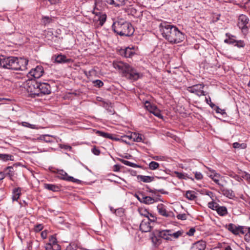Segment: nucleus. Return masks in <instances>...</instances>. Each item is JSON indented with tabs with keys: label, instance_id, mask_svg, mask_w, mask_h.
Here are the masks:
<instances>
[{
	"label": "nucleus",
	"instance_id": "603ef678",
	"mask_svg": "<svg viewBox=\"0 0 250 250\" xmlns=\"http://www.w3.org/2000/svg\"><path fill=\"white\" fill-rule=\"evenodd\" d=\"M236 44L235 45L237 46L238 47H243L245 45V43L243 41L240 40V41H236Z\"/></svg>",
	"mask_w": 250,
	"mask_h": 250
},
{
	"label": "nucleus",
	"instance_id": "8fccbe9b",
	"mask_svg": "<svg viewBox=\"0 0 250 250\" xmlns=\"http://www.w3.org/2000/svg\"><path fill=\"white\" fill-rule=\"evenodd\" d=\"M203 177L202 174L200 172H195V178L198 180H201Z\"/></svg>",
	"mask_w": 250,
	"mask_h": 250
},
{
	"label": "nucleus",
	"instance_id": "412c9836",
	"mask_svg": "<svg viewBox=\"0 0 250 250\" xmlns=\"http://www.w3.org/2000/svg\"><path fill=\"white\" fill-rule=\"evenodd\" d=\"M106 15L105 14H102L99 15H97L95 17V20L99 22V24L100 26H103L106 21Z\"/></svg>",
	"mask_w": 250,
	"mask_h": 250
},
{
	"label": "nucleus",
	"instance_id": "2eb2a0df",
	"mask_svg": "<svg viewBox=\"0 0 250 250\" xmlns=\"http://www.w3.org/2000/svg\"><path fill=\"white\" fill-rule=\"evenodd\" d=\"M105 1L107 3L115 6H120L126 4L128 0H105Z\"/></svg>",
	"mask_w": 250,
	"mask_h": 250
},
{
	"label": "nucleus",
	"instance_id": "37998d69",
	"mask_svg": "<svg viewBox=\"0 0 250 250\" xmlns=\"http://www.w3.org/2000/svg\"><path fill=\"white\" fill-rule=\"evenodd\" d=\"M22 125L23 126L27 127L32 129L37 128L36 125H35L30 124L27 122H23L22 123Z\"/></svg>",
	"mask_w": 250,
	"mask_h": 250
},
{
	"label": "nucleus",
	"instance_id": "9b49d317",
	"mask_svg": "<svg viewBox=\"0 0 250 250\" xmlns=\"http://www.w3.org/2000/svg\"><path fill=\"white\" fill-rule=\"evenodd\" d=\"M57 174H58V176L62 179H63V180H66L67 181H71L73 183H77V184H80L81 183V180L77 179H75L72 176H68L67 173L63 170H58L57 172Z\"/></svg>",
	"mask_w": 250,
	"mask_h": 250
},
{
	"label": "nucleus",
	"instance_id": "09e8293b",
	"mask_svg": "<svg viewBox=\"0 0 250 250\" xmlns=\"http://www.w3.org/2000/svg\"><path fill=\"white\" fill-rule=\"evenodd\" d=\"M177 218L179 220H185L187 218V216L185 213H180L177 215Z\"/></svg>",
	"mask_w": 250,
	"mask_h": 250
},
{
	"label": "nucleus",
	"instance_id": "69168bd1",
	"mask_svg": "<svg viewBox=\"0 0 250 250\" xmlns=\"http://www.w3.org/2000/svg\"><path fill=\"white\" fill-rule=\"evenodd\" d=\"M62 148H63L67 150H70L72 148L71 146L69 145H63V146L62 147Z\"/></svg>",
	"mask_w": 250,
	"mask_h": 250
},
{
	"label": "nucleus",
	"instance_id": "680f3d73",
	"mask_svg": "<svg viewBox=\"0 0 250 250\" xmlns=\"http://www.w3.org/2000/svg\"><path fill=\"white\" fill-rule=\"evenodd\" d=\"M120 169V166L118 165H115L114 166L113 170L115 171H119Z\"/></svg>",
	"mask_w": 250,
	"mask_h": 250
},
{
	"label": "nucleus",
	"instance_id": "7c9ffc66",
	"mask_svg": "<svg viewBox=\"0 0 250 250\" xmlns=\"http://www.w3.org/2000/svg\"><path fill=\"white\" fill-rule=\"evenodd\" d=\"M144 105L146 108L151 113L157 107L155 105L152 104L148 101L145 102Z\"/></svg>",
	"mask_w": 250,
	"mask_h": 250
},
{
	"label": "nucleus",
	"instance_id": "72a5a7b5",
	"mask_svg": "<svg viewBox=\"0 0 250 250\" xmlns=\"http://www.w3.org/2000/svg\"><path fill=\"white\" fill-rule=\"evenodd\" d=\"M183 233L184 231L182 230H180L176 232H173V231L171 230V232L170 233V237H173L174 238L177 239L180 236H182Z\"/></svg>",
	"mask_w": 250,
	"mask_h": 250
},
{
	"label": "nucleus",
	"instance_id": "a19ab883",
	"mask_svg": "<svg viewBox=\"0 0 250 250\" xmlns=\"http://www.w3.org/2000/svg\"><path fill=\"white\" fill-rule=\"evenodd\" d=\"M96 134L105 138H107V137H109V133L104 132L103 131L98 130L96 131Z\"/></svg>",
	"mask_w": 250,
	"mask_h": 250
},
{
	"label": "nucleus",
	"instance_id": "49530a36",
	"mask_svg": "<svg viewBox=\"0 0 250 250\" xmlns=\"http://www.w3.org/2000/svg\"><path fill=\"white\" fill-rule=\"evenodd\" d=\"M93 83H94L95 86L98 87H101L104 85L103 82L100 80H96L93 81Z\"/></svg>",
	"mask_w": 250,
	"mask_h": 250
},
{
	"label": "nucleus",
	"instance_id": "473e14b6",
	"mask_svg": "<svg viewBox=\"0 0 250 250\" xmlns=\"http://www.w3.org/2000/svg\"><path fill=\"white\" fill-rule=\"evenodd\" d=\"M0 159L4 161L14 160L13 156L7 154H0Z\"/></svg>",
	"mask_w": 250,
	"mask_h": 250
},
{
	"label": "nucleus",
	"instance_id": "6e6552de",
	"mask_svg": "<svg viewBox=\"0 0 250 250\" xmlns=\"http://www.w3.org/2000/svg\"><path fill=\"white\" fill-rule=\"evenodd\" d=\"M44 73L43 67L37 66L36 68L31 69L28 74L29 78L39 79L41 78Z\"/></svg>",
	"mask_w": 250,
	"mask_h": 250
},
{
	"label": "nucleus",
	"instance_id": "338daca9",
	"mask_svg": "<svg viewBox=\"0 0 250 250\" xmlns=\"http://www.w3.org/2000/svg\"><path fill=\"white\" fill-rule=\"evenodd\" d=\"M225 42L227 43H229V44L233 43V42H231L230 41V38L229 39H226L225 40Z\"/></svg>",
	"mask_w": 250,
	"mask_h": 250
},
{
	"label": "nucleus",
	"instance_id": "79ce46f5",
	"mask_svg": "<svg viewBox=\"0 0 250 250\" xmlns=\"http://www.w3.org/2000/svg\"><path fill=\"white\" fill-rule=\"evenodd\" d=\"M229 176L238 182H241V181H242V179L241 177H240L239 175L235 174L234 173H230L229 174Z\"/></svg>",
	"mask_w": 250,
	"mask_h": 250
},
{
	"label": "nucleus",
	"instance_id": "e2e57ef3",
	"mask_svg": "<svg viewBox=\"0 0 250 250\" xmlns=\"http://www.w3.org/2000/svg\"><path fill=\"white\" fill-rule=\"evenodd\" d=\"M144 195L143 194H141L140 195H136V197L138 199V200L141 202V203H142V198L143 197H144Z\"/></svg>",
	"mask_w": 250,
	"mask_h": 250
},
{
	"label": "nucleus",
	"instance_id": "0e129e2a",
	"mask_svg": "<svg viewBox=\"0 0 250 250\" xmlns=\"http://www.w3.org/2000/svg\"><path fill=\"white\" fill-rule=\"evenodd\" d=\"M5 177V174L3 172H0V181L3 180Z\"/></svg>",
	"mask_w": 250,
	"mask_h": 250
},
{
	"label": "nucleus",
	"instance_id": "2f4dec72",
	"mask_svg": "<svg viewBox=\"0 0 250 250\" xmlns=\"http://www.w3.org/2000/svg\"><path fill=\"white\" fill-rule=\"evenodd\" d=\"M185 195L186 198L190 200H194L196 198L195 192L192 190L187 191Z\"/></svg>",
	"mask_w": 250,
	"mask_h": 250
},
{
	"label": "nucleus",
	"instance_id": "0eeeda50",
	"mask_svg": "<svg viewBox=\"0 0 250 250\" xmlns=\"http://www.w3.org/2000/svg\"><path fill=\"white\" fill-rule=\"evenodd\" d=\"M204 87V85L203 83L198 84L188 87L187 90L189 92L194 93L198 96H201L205 95V92L203 90Z\"/></svg>",
	"mask_w": 250,
	"mask_h": 250
},
{
	"label": "nucleus",
	"instance_id": "423d86ee",
	"mask_svg": "<svg viewBox=\"0 0 250 250\" xmlns=\"http://www.w3.org/2000/svg\"><path fill=\"white\" fill-rule=\"evenodd\" d=\"M249 20L248 18L244 15H241L239 17L238 26L242 30L244 34H247L248 32V26Z\"/></svg>",
	"mask_w": 250,
	"mask_h": 250
},
{
	"label": "nucleus",
	"instance_id": "a878e982",
	"mask_svg": "<svg viewBox=\"0 0 250 250\" xmlns=\"http://www.w3.org/2000/svg\"><path fill=\"white\" fill-rule=\"evenodd\" d=\"M13 195H12V200L13 201H17L19 198L21 194V188H15L13 190Z\"/></svg>",
	"mask_w": 250,
	"mask_h": 250
},
{
	"label": "nucleus",
	"instance_id": "c756f323",
	"mask_svg": "<svg viewBox=\"0 0 250 250\" xmlns=\"http://www.w3.org/2000/svg\"><path fill=\"white\" fill-rule=\"evenodd\" d=\"M173 174L174 176L177 177L179 179H186L187 178H189V177L187 176V174L185 173L175 171L173 172ZM191 179L192 180H193L192 178H191Z\"/></svg>",
	"mask_w": 250,
	"mask_h": 250
},
{
	"label": "nucleus",
	"instance_id": "f3484780",
	"mask_svg": "<svg viewBox=\"0 0 250 250\" xmlns=\"http://www.w3.org/2000/svg\"><path fill=\"white\" fill-rule=\"evenodd\" d=\"M206 247L205 242L200 241L194 244L191 248V250H205Z\"/></svg>",
	"mask_w": 250,
	"mask_h": 250
},
{
	"label": "nucleus",
	"instance_id": "cd10ccee",
	"mask_svg": "<svg viewBox=\"0 0 250 250\" xmlns=\"http://www.w3.org/2000/svg\"><path fill=\"white\" fill-rule=\"evenodd\" d=\"M151 239L154 245L159 246L162 243L161 238L158 236H156L154 234H152Z\"/></svg>",
	"mask_w": 250,
	"mask_h": 250
},
{
	"label": "nucleus",
	"instance_id": "bf43d9fd",
	"mask_svg": "<svg viewBox=\"0 0 250 250\" xmlns=\"http://www.w3.org/2000/svg\"><path fill=\"white\" fill-rule=\"evenodd\" d=\"M47 232L46 230H44L41 233V237L43 239H46L47 238Z\"/></svg>",
	"mask_w": 250,
	"mask_h": 250
},
{
	"label": "nucleus",
	"instance_id": "ddd939ff",
	"mask_svg": "<svg viewBox=\"0 0 250 250\" xmlns=\"http://www.w3.org/2000/svg\"><path fill=\"white\" fill-rule=\"evenodd\" d=\"M38 88L40 96L42 95L49 94L51 93V87L46 83H38Z\"/></svg>",
	"mask_w": 250,
	"mask_h": 250
},
{
	"label": "nucleus",
	"instance_id": "e433bc0d",
	"mask_svg": "<svg viewBox=\"0 0 250 250\" xmlns=\"http://www.w3.org/2000/svg\"><path fill=\"white\" fill-rule=\"evenodd\" d=\"M219 205L214 202H210L208 203V207L212 210H216L218 207H219Z\"/></svg>",
	"mask_w": 250,
	"mask_h": 250
},
{
	"label": "nucleus",
	"instance_id": "a18cd8bd",
	"mask_svg": "<svg viewBox=\"0 0 250 250\" xmlns=\"http://www.w3.org/2000/svg\"><path fill=\"white\" fill-rule=\"evenodd\" d=\"M77 246L74 243H70L64 250H76Z\"/></svg>",
	"mask_w": 250,
	"mask_h": 250
},
{
	"label": "nucleus",
	"instance_id": "aec40b11",
	"mask_svg": "<svg viewBox=\"0 0 250 250\" xmlns=\"http://www.w3.org/2000/svg\"><path fill=\"white\" fill-rule=\"evenodd\" d=\"M120 54L125 57L130 58L133 55L134 53L130 48L127 47L125 49L121 50Z\"/></svg>",
	"mask_w": 250,
	"mask_h": 250
},
{
	"label": "nucleus",
	"instance_id": "c03bdc74",
	"mask_svg": "<svg viewBox=\"0 0 250 250\" xmlns=\"http://www.w3.org/2000/svg\"><path fill=\"white\" fill-rule=\"evenodd\" d=\"M155 116L159 117V118H162L163 116L161 114V112L159 109L156 107L155 109L152 112V113Z\"/></svg>",
	"mask_w": 250,
	"mask_h": 250
},
{
	"label": "nucleus",
	"instance_id": "f257e3e1",
	"mask_svg": "<svg viewBox=\"0 0 250 250\" xmlns=\"http://www.w3.org/2000/svg\"><path fill=\"white\" fill-rule=\"evenodd\" d=\"M159 28L162 36L171 43H178L185 39V35L175 25L166 21L161 22Z\"/></svg>",
	"mask_w": 250,
	"mask_h": 250
},
{
	"label": "nucleus",
	"instance_id": "13d9d810",
	"mask_svg": "<svg viewBox=\"0 0 250 250\" xmlns=\"http://www.w3.org/2000/svg\"><path fill=\"white\" fill-rule=\"evenodd\" d=\"M243 178L248 180L250 183V174L245 173L244 175H243Z\"/></svg>",
	"mask_w": 250,
	"mask_h": 250
},
{
	"label": "nucleus",
	"instance_id": "20e7f679",
	"mask_svg": "<svg viewBox=\"0 0 250 250\" xmlns=\"http://www.w3.org/2000/svg\"><path fill=\"white\" fill-rule=\"evenodd\" d=\"M112 28L115 33L121 36H131L134 31L131 23L122 19L115 21Z\"/></svg>",
	"mask_w": 250,
	"mask_h": 250
},
{
	"label": "nucleus",
	"instance_id": "c85d7f7f",
	"mask_svg": "<svg viewBox=\"0 0 250 250\" xmlns=\"http://www.w3.org/2000/svg\"><path fill=\"white\" fill-rule=\"evenodd\" d=\"M216 211L219 215L222 216H225L228 214L227 208L224 206H219Z\"/></svg>",
	"mask_w": 250,
	"mask_h": 250
},
{
	"label": "nucleus",
	"instance_id": "f8f14e48",
	"mask_svg": "<svg viewBox=\"0 0 250 250\" xmlns=\"http://www.w3.org/2000/svg\"><path fill=\"white\" fill-rule=\"evenodd\" d=\"M209 172L208 173V176L213 180V181L217 184L219 187H223V185L221 183H220L219 181L222 177L221 175L217 172L214 170H213L209 167H207Z\"/></svg>",
	"mask_w": 250,
	"mask_h": 250
},
{
	"label": "nucleus",
	"instance_id": "393cba45",
	"mask_svg": "<svg viewBox=\"0 0 250 250\" xmlns=\"http://www.w3.org/2000/svg\"><path fill=\"white\" fill-rule=\"evenodd\" d=\"M142 203L145 204H151L157 201L156 199L150 196H145L142 198Z\"/></svg>",
	"mask_w": 250,
	"mask_h": 250
},
{
	"label": "nucleus",
	"instance_id": "dca6fc26",
	"mask_svg": "<svg viewBox=\"0 0 250 250\" xmlns=\"http://www.w3.org/2000/svg\"><path fill=\"white\" fill-rule=\"evenodd\" d=\"M55 60L56 62L59 63L69 62L71 61V59H67L66 56L62 54L56 56Z\"/></svg>",
	"mask_w": 250,
	"mask_h": 250
},
{
	"label": "nucleus",
	"instance_id": "58836bf2",
	"mask_svg": "<svg viewBox=\"0 0 250 250\" xmlns=\"http://www.w3.org/2000/svg\"><path fill=\"white\" fill-rule=\"evenodd\" d=\"M49 247L46 248V250H61V247L60 245L57 243L55 244L53 246H52L51 247L49 246Z\"/></svg>",
	"mask_w": 250,
	"mask_h": 250
},
{
	"label": "nucleus",
	"instance_id": "052dcab7",
	"mask_svg": "<svg viewBox=\"0 0 250 250\" xmlns=\"http://www.w3.org/2000/svg\"><path fill=\"white\" fill-rule=\"evenodd\" d=\"M242 145L243 144H240L237 142H235L233 144V147L235 148H237L241 147Z\"/></svg>",
	"mask_w": 250,
	"mask_h": 250
},
{
	"label": "nucleus",
	"instance_id": "b1692460",
	"mask_svg": "<svg viewBox=\"0 0 250 250\" xmlns=\"http://www.w3.org/2000/svg\"><path fill=\"white\" fill-rule=\"evenodd\" d=\"M137 179L145 183H150L154 180V177L149 176L138 175Z\"/></svg>",
	"mask_w": 250,
	"mask_h": 250
},
{
	"label": "nucleus",
	"instance_id": "c9c22d12",
	"mask_svg": "<svg viewBox=\"0 0 250 250\" xmlns=\"http://www.w3.org/2000/svg\"><path fill=\"white\" fill-rule=\"evenodd\" d=\"M148 167L150 169L155 170L159 167V164L155 161H152L149 164Z\"/></svg>",
	"mask_w": 250,
	"mask_h": 250
},
{
	"label": "nucleus",
	"instance_id": "864d4df0",
	"mask_svg": "<svg viewBox=\"0 0 250 250\" xmlns=\"http://www.w3.org/2000/svg\"><path fill=\"white\" fill-rule=\"evenodd\" d=\"M92 152L96 155H99L100 153V151L99 149L97 148L96 147H94L92 149Z\"/></svg>",
	"mask_w": 250,
	"mask_h": 250
},
{
	"label": "nucleus",
	"instance_id": "39448f33",
	"mask_svg": "<svg viewBox=\"0 0 250 250\" xmlns=\"http://www.w3.org/2000/svg\"><path fill=\"white\" fill-rule=\"evenodd\" d=\"M150 215V217L144 218L140 224V229L142 232L150 231L151 229L156 225V217L153 215Z\"/></svg>",
	"mask_w": 250,
	"mask_h": 250
},
{
	"label": "nucleus",
	"instance_id": "9d476101",
	"mask_svg": "<svg viewBox=\"0 0 250 250\" xmlns=\"http://www.w3.org/2000/svg\"><path fill=\"white\" fill-rule=\"evenodd\" d=\"M27 90L32 96H40L38 88V82L31 81L30 83H28V86L27 88Z\"/></svg>",
	"mask_w": 250,
	"mask_h": 250
},
{
	"label": "nucleus",
	"instance_id": "f704fd0d",
	"mask_svg": "<svg viewBox=\"0 0 250 250\" xmlns=\"http://www.w3.org/2000/svg\"><path fill=\"white\" fill-rule=\"evenodd\" d=\"M138 211L141 215L144 216L145 218L150 217V215H152L148 212L146 209L143 208H139Z\"/></svg>",
	"mask_w": 250,
	"mask_h": 250
},
{
	"label": "nucleus",
	"instance_id": "1a4fd4ad",
	"mask_svg": "<svg viewBox=\"0 0 250 250\" xmlns=\"http://www.w3.org/2000/svg\"><path fill=\"white\" fill-rule=\"evenodd\" d=\"M228 229L235 235H238L240 233L244 234L247 231L246 227L240 226H237L233 224L229 225Z\"/></svg>",
	"mask_w": 250,
	"mask_h": 250
},
{
	"label": "nucleus",
	"instance_id": "5fc2aeb1",
	"mask_svg": "<svg viewBox=\"0 0 250 250\" xmlns=\"http://www.w3.org/2000/svg\"><path fill=\"white\" fill-rule=\"evenodd\" d=\"M195 231V229L194 228H192L190 229L188 232H187V235L189 236H192L194 234V233Z\"/></svg>",
	"mask_w": 250,
	"mask_h": 250
},
{
	"label": "nucleus",
	"instance_id": "4c0bfd02",
	"mask_svg": "<svg viewBox=\"0 0 250 250\" xmlns=\"http://www.w3.org/2000/svg\"><path fill=\"white\" fill-rule=\"evenodd\" d=\"M51 21L52 19L48 16L43 17L42 19V22L44 25H46L50 23L51 22Z\"/></svg>",
	"mask_w": 250,
	"mask_h": 250
},
{
	"label": "nucleus",
	"instance_id": "774afa93",
	"mask_svg": "<svg viewBox=\"0 0 250 250\" xmlns=\"http://www.w3.org/2000/svg\"><path fill=\"white\" fill-rule=\"evenodd\" d=\"M159 192L164 194H167L168 193L167 191H165L164 189H161L158 190Z\"/></svg>",
	"mask_w": 250,
	"mask_h": 250
},
{
	"label": "nucleus",
	"instance_id": "de8ad7c7",
	"mask_svg": "<svg viewBox=\"0 0 250 250\" xmlns=\"http://www.w3.org/2000/svg\"><path fill=\"white\" fill-rule=\"evenodd\" d=\"M160 172L162 173V174H158L155 176V177L158 179H163L165 178V175L166 174V172L165 170H161Z\"/></svg>",
	"mask_w": 250,
	"mask_h": 250
},
{
	"label": "nucleus",
	"instance_id": "ea45409f",
	"mask_svg": "<svg viewBox=\"0 0 250 250\" xmlns=\"http://www.w3.org/2000/svg\"><path fill=\"white\" fill-rule=\"evenodd\" d=\"M122 162L126 166H130L133 167H139V166L136 165V164L133 163L132 162H130L129 161H126V160H123Z\"/></svg>",
	"mask_w": 250,
	"mask_h": 250
},
{
	"label": "nucleus",
	"instance_id": "a211bd4d",
	"mask_svg": "<svg viewBox=\"0 0 250 250\" xmlns=\"http://www.w3.org/2000/svg\"><path fill=\"white\" fill-rule=\"evenodd\" d=\"M127 137L134 142H141L143 141L144 136L142 134L134 132L132 133L130 136H128Z\"/></svg>",
	"mask_w": 250,
	"mask_h": 250
},
{
	"label": "nucleus",
	"instance_id": "bb28decb",
	"mask_svg": "<svg viewBox=\"0 0 250 250\" xmlns=\"http://www.w3.org/2000/svg\"><path fill=\"white\" fill-rule=\"evenodd\" d=\"M57 243L58 241L56 236L54 235H51L49 238V242L46 244L45 246V249H46V248L49 247V246L51 247L52 246L54 245Z\"/></svg>",
	"mask_w": 250,
	"mask_h": 250
},
{
	"label": "nucleus",
	"instance_id": "4468645a",
	"mask_svg": "<svg viewBox=\"0 0 250 250\" xmlns=\"http://www.w3.org/2000/svg\"><path fill=\"white\" fill-rule=\"evenodd\" d=\"M171 232L170 229H165L161 231L156 230L155 233L159 235L161 238L167 240H171L170 237V233Z\"/></svg>",
	"mask_w": 250,
	"mask_h": 250
},
{
	"label": "nucleus",
	"instance_id": "4d7b16f0",
	"mask_svg": "<svg viewBox=\"0 0 250 250\" xmlns=\"http://www.w3.org/2000/svg\"><path fill=\"white\" fill-rule=\"evenodd\" d=\"M12 169H13L12 167H6L5 171L8 170V172H7V174L9 176H11V175H12V171H11Z\"/></svg>",
	"mask_w": 250,
	"mask_h": 250
},
{
	"label": "nucleus",
	"instance_id": "7ed1b4c3",
	"mask_svg": "<svg viewBox=\"0 0 250 250\" xmlns=\"http://www.w3.org/2000/svg\"><path fill=\"white\" fill-rule=\"evenodd\" d=\"M113 65L115 69L120 71L123 76L128 79L136 81L140 78V74L126 63L117 62H114Z\"/></svg>",
	"mask_w": 250,
	"mask_h": 250
},
{
	"label": "nucleus",
	"instance_id": "4be33fe9",
	"mask_svg": "<svg viewBox=\"0 0 250 250\" xmlns=\"http://www.w3.org/2000/svg\"><path fill=\"white\" fill-rule=\"evenodd\" d=\"M220 188H221L220 189L222 192V194L226 196V197L230 198L234 196L233 192L232 190L225 188L224 187L223 185V187H220Z\"/></svg>",
	"mask_w": 250,
	"mask_h": 250
},
{
	"label": "nucleus",
	"instance_id": "5701e85b",
	"mask_svg": "<svg viewBox=\"0 0 250 250\" xmlns=\"http://www.w3.org/2000/svg\"><path fill=\"white\" fill-rule=\"evenodd\" d=\"M157 209L159 213L161 215L166 217L169 216L168 213L167 212L163 204H161L158 205L157 206Z\"/></svg>",
	"mask_w": 250,
	"mask_h": 250
},
{
	"label": "nucleus",
	"instance_id": "6ab92c4d",
	"mask_svg": "<svg viewBox=\"0 0 250 250\" xmlns=\"http://www.w3.org/2000/svg\"><path fill=\"white\" fill-rule=\"evenodd\" d=\"M44 188L49 190L52 191L53 192H57L60 190V187L54 184H44Z\"/></svg>",
	"mask_w": 250,
	"mask_h": 250
},
{
	"label": "nucleus",
	"instance_id": "6e6d98bb",
	"mask_svg": "<svg viewBox=\"0 0 250 250\" xmlns=\"http://www.w3.org/2000/svg\"><path fill=\"white\" fill-rule=\"evenodd\" d=\"M42 229H43L42 225V224H39L36 226V227L35 228V230L36 231L39 232V231H41V230H42Z\"/></svg>",
	"mask_w": 250,
	"mask_h": 250
},
{
	"label": "nucleus",
	"instance_id": "f03ea898",
	"mask_svg": "<svg viewBox=\"0 0 250 250\" xmlns=\"http://www.w3.org/2000/svg\"><path fill=\"white\" fill-rule=\"evenodd\" d=\"M28 62L27 60L23 58L0 56V66L4 68L23 71L26 69Z\"/></svg>",
	"mask_w": 250,
	"mask_h": 250
},
{
	"label": "nucleus",
	"instance_id": "3c124183",
	"mask_svg": "<svg viewBox=\"0 0 250 250\" xmlns=\"http://www.w3.org/2000/svg\"><path fill=\"white\" fill-rule=\"evenodd\" d=\"M215 111L217 113H220L222 115L225 113V110L219 108L218 106H216Z\"/></svg>",
	"mask_w": 250,
	"mask_h": 250
}]
</instances>
